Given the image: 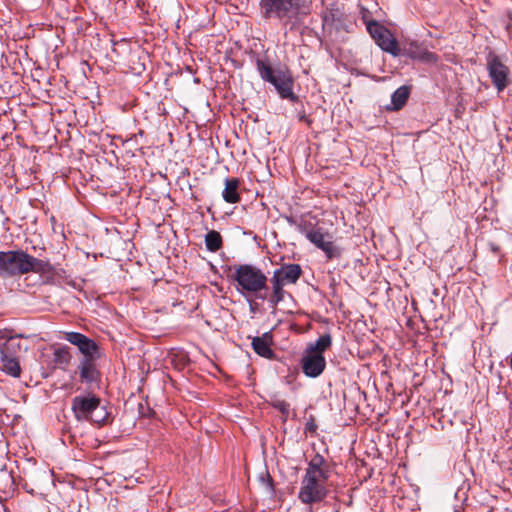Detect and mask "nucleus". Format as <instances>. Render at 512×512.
I'll return each mask as SVG.
<instances>
[{
  "label": "nucleus",
  "instance_id": "10",
  "mask_svg": "<svg viewBox=\"0 0 512 512\" xmlns=\"http://www.w3.org/2000/svg\"><path fill=\"white\" fill-rule=\"evenodd\" d=\"M486 67L492 84L502 92L511 83L509 67L493 52L486 57Z\"/></svg>",
  "mask_w": 512,
  "mask_h": 512
},
{
  "label": "nucleus",
  "instance_id": "14",
  "mask_svg": "<svg viewBox=\"0 0 512 512\" xmlns=\"http://www.w3.org/2000/svg\"><path fill=\"white\" fill-rule=\"evenodd\" d=\"M273 344V336L271 332H266L262 336L254 337L252 339V348L256 354L261 357L272 359L274 352L271 349Z\"/></svg>",
  "mask_w": 512,
  "mask_h": 512
},
{
  "label": "nucleus",
  "instance_id": "23",
  "mask_svg": "<svg viewBox=\"0 0 512 512\" xmlns=\"http://www.w3.org/2000/svg\"><path fill=\"white\" fill-rule=\"evenodd\" d=\"M366 28L374 41L381 37L382 33H386V31L388 30L383 25L379 24L377 21H366Z\"/></svg>",
  "mask_w": 512,
  "mask_h": 512
},
{
  "label": "nucleus",
  "instance_id": "9",
  "mask_svg": "<svg viewBox=\"0 0 512 512\" xmlns=\"http://www.w3.org/2000/svg\"><path fill=\"white\" fill-rule=\"evenodd\" d=\"M298 230L311 243L321 249L329 259L336 256L337 249L333 244L332 235L324 228L305 222L298 225Z\"/></svg>",
  "mask_w": 512,
  "mask_h": 512
},
{
  "label": "nucleus",
  "instance_id": "6",
  "mask_svg": "<svg viewBox=\"0 0 512 512\" xmlns=\"http://www.w3.org/2000/svg\"><path fill=\"white\" fill-rule=\"evenodd\" d=\"M302 275V269L299 264H284L273 272L270 279L272 285V294L268 298L271 307H276L278 303L284 300V286L295 284Z\"/></svg>",
  "mask_w": 512,
  "mask_h": 512
},
{
  "label": "nucleus",
  "instance_id": "2",
  "mask_svg": "<svg viewBox=\"0 0 512 512\" xmlns=\"http://www.w3.org/2000/svg\"><path fill=\"white\" fill-rule=\"evenodd\" d=\"M259 5L264 19H277L291 31L299 28L310 12L306 0H260Z\"/></svg>",
  "mask_w": 512,
  "mask_h": 512
},
{
  "label": "nucleus",
  "instance_id": "12",
  "mask_svg": "<svg viewBox=\"0 0 512 512\" xmlns=\"http://www.w3.org/2000/svg\"><path fill=\"white\" fill-rule=\"evenodd\" d=\"M64 338L72 345L78 347L83 355L82 359L98 360L101 357V350L98 344L84 334L79 332H65Z\"/></svg>",
  "mask_w": 512,
  "mask_h": 512
},
{
  "label": "nucleus",
  "instance_id": "15",
  "mask_svg": "<svg viewBox=\"0 0 512 512\" xmlns=\"http://www.w3.org/2000/svg\"><path fill=\"white\" fill-rule=\"evenodd\" d=\"M404 54L412 59H417L425 63H436L438 61V56L435 53L421 47L416 42H411L404 49Z\"/></svg>",
  "mask_w": 512,
  "mask_h": 512
},
{
  "label": "nucleus",
  "instance_id": "17",
  "mask_svg": "<svg viewBox=\"0 0 512 512\" xmlns=\"http://www.w3.org/2000/svg\"><path fill=\"white\" fill-rule=\"evenodd\" d=\"M375 43L383 51L388 52L393 56H399L401 54L398 41L389 30H387L386 33H382L381 37L375 40Z\"/></svg>",
  "mask_w": 512,
  "mask_h": 512
},
{
  "label": "nucleus",
  "instance_id": "5",
  "mask_svg": "<svg viewBox=\"0 0 512 512\" xmlns=\"http://www.w3.org/2000/svg\"><path fill=\"white\" fill-rule=\"evenodd\" d=\"M233 279L241 292L254 294L262 300L268 299L266 294H260L267 289V277L258 267L250 264L239 265L235 268Z\"/></svg>",
  "mask_w": 512,
  "mask_h": 512
},
{
  "label": "nucleus",
  "instance_id": "4",
  "mask_svg": "<svg viewBox=\"0 0 512 512\" xmlns=\"http://www.w3.org/2000/svg\"><path fill=\"white\" fill-rule=\"evenodd\" d=\"M256 68L262 80L272 84L280 97L293 102L297 96L293 92V77L285 66L273 67L267 60L258 58Z\"/></svg>",
  "mask_w": 512,
  "mask_h": 512
},
{
  "label": "nucleus",
  "instance_id": "22",
  "mask_svg": "<svg viewBox=\"0 0 512 512\" xmlns=\"http://www.w3.org/2000/svg\"><path fill=\"white\" fill-rule=\"evenodd\" d=\"M54 362L60 367H65L71 360V354L67 347H60L54 350Z\"/></svg>",
  "mask_w": 512,
  "mask_h": 512
},
{
  "label": "nucleus",
  "instance_id": "18",
  "mask_svg": "<svg viewBox=\"0 0 512 512\" xmlns=\"http://www.w3.org/2000/svg\"><path fill=\"white\" fill-rule=\"evenodd\" d=\"M225 188L222 192L223 199L230 204H235L240 201L238 189L240 181L238 178H226L224 181Z\"/></svg>",
  "mask_w": 512,
  "mask_h": 512
},
{
  "label": "nucleus",
  "instance_id": "13",
  "mask_svg": "<svg viewBox=\"0 0 512 512\" xmlns=\"http://www.w3.org/2000/svg\"><path fill=\"white\" fill-rule=\"evenodd\" d=\"M300 365L302 372L309 378L319 377L326 368L324 355L315 354L313 351L304 350Z\"/></svg>",
  "mask_w": 512,
  "mask_h": 512
},
{
  "label": "nucleus",
  "instance_id": "21",
  "mask_svg": "<svg viewBox=\"0 0 512 512\" xmlns=\"http://www.w3.org/2000/svg\"><path fill=\"white\" fill-rule=\"evenodd\" d=\"M409 97V89L406 86L399 87L391 96V102L394 110L401 109Z\"/></svg>",
  "mask_w": 512,
  "mask_h": 512
},
{
  "label": "nucleus",
  "instance_id": "24",
  "mask_svg": "<svg viewBox=\"0 0 512 512\" xmlns=\"http://www.w3.org/2000/svg\"><path fill=\"white\" fill-rule=\"evenodd\" d=\"M275 409H277L281 414L287 418L290 412V405L285 400H276L273 403Z\"/></svg>",
  "mask_w": 512,
  "mask_h": 512
},
{
  "label": "nucleus",
  "instance_id": "1",
  "mask_svg": "<svg viewBox=\"0 0 512 512\" xmlns=\"http://www.w3.org/2000/svg\"><path fill=\"white\" fill-rule=\"evenodd\" d=\"M330 468L326 459L319 453L315 454L305 469L298 492L299 500L307 505L319 503L328 494L327 482Z\"/></svg>",
  "mask_w": 512,
  "mask_h": 512
},
{
  "label": "nucleus",
  "instance_id": "20",
  "mask_svg": "<svg viewBox=\"0 0 512 512\" xmlns=\"http://www.w3.org/2000/svg\"><path fill=\"white\" fill-rule=\"evenodd\" d=\"M205 245L208 251L217 252L222 248L223 240L220 233L216 230H210L205 235Z\"/></svg>",
  "mask_w": 512,
  "mask_h": 512
},
{
  "label": "nucleus",
  "instance_id": "25",
  "mask_svg": "<svg viewBox=\"0 0 512 512\" xmlns=\"http://www.w3.org/2000/svg\"><path fill=\"white\" fill-rule=\"evenodd\" d=\"M368 14H369L368 11H363V13H362V19L365 24H366V21H374L373 19H369Z\"/></svg>",
  "mask_w": 512,
  "mask_h": 512
},
{
  "label": "nucleus",
  "instance_id": "7",
  "mask_svg": "<svg viewBox=\"0 0 512 512\" xmlns=\"http://www.w3.org/2000/svg\"><path fill=\"white\" fill-rule=\"evenodd\" d=\"M71 409L78 421L103 424L108 416L105 408L100 406V399L95 395L74 397Z\"/></svg>",
  "mask_w": 512,
  "mask_h": 512
},
{
  "label": "nucleus",
  "instance_id": "8",
  "mask_svg": "<svg viewBox=\"0 0 512 512\" xmlns=\"http://www.w3.org/2000/svg\"><path fill=\"white\" fill-rule=\"evenodd\" d=\"M20 343L15 337L4 339L0 334V369L12 377H19L21 368L17 359Z\"/></svg>",
  "mask_w": 512,
  "mask_h": 512
},
{
  "label": "nucleus",
  "instance_id": "11",
  "mask_svg": "<svg viewBox=\"0 0 512 512\" xmlns=\"http://www.w3.org/2000/svg\"><path fill=\"white\" fill-rule=\"evenodd\" d=\"M322 28L324 34L328 37L346 31L344 13L337 3L330 4L322 12Z\"/></svg>",
  "mask_w": 512,
  "mask_h": 512
},
{
  "label": "nucleus",
  "instance_id": "16",
  "mask_svg": "<svg viewBox=\"0 0 512 512\" xmlns=\"http://www.w3.org/2000/svg\"><path fill=\"white\" fill-rule=\"evenodd\" d=\"M97 360L82 359L79 364V372L81 381L86 383H93L98 381L100 373L97 369Z\"/></svg>",
  "mask_w": 512,
  "mask_h": 512
},
{
  "label": "nucleus",
  "instance_id": "19",
  "mask_svg": "<svg viewBox=\"0 0 512 512\" xmlns=\"http://www.w3.org/2000/svg\"><path fill=\"white\" fill-rule=\"evenodd\" d=\"M332 345L331 335L326 333L321 335L314 343H309L306 350L313 351L315 354L324 355Z\"/></svg>",
  "mask_w": 512,
  "mask_h": 512
},
{
  "label": "nucleus",
  "instance_id": "3",
  "mask_svg": "<svg viewBox=\"0 0 512 512\" xmlns=\"http://www.w3.org/2000/svg\"><path fill=\"white\" fill-rule=\"evenodd\" d=\"M52 271L49 262L35 258L23 250L0 251V276L15 277L28 273L46 274Z\"/></svg>",
  "mask_w": 512,
  "mask_h": 512
}]
</instances>
